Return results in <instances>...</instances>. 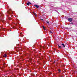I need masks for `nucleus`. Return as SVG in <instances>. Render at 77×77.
I'll list each match as a JSON object with an SVG mask.
<instances>
[{
    "label": "nucleus",
    "mask_w": 77,
    "mask_h": 77,
    "mask_svg": "<svg viewBox=\"0 0 77 77\" xmlns=\"http://www.w3.org/2000/svg\"><path fill=\"white\" fill-rule=\"evenodd\" d=\"M32 59H31V60Z\"/></svg>",
    "instance_id": "412c9836"
},
{
    "label": "nucleus",
    "mask_w": 77,
    "mask_h": 77,
    "mask_svg": "<svg viewBox=\"0 0 77 77\" xmlns=\"http://www.w3.org/2000/svg\"><path fill=\"white\" fill-rule=\"evenodd\" d=\"M0 15H1V16H2V12H1V13H0Z\"/></svg>",
    "instance_id": "423d86ee"
},
{
    "label": "nucleus",
    "mask_w": 77,
    "mask_h": 77,
    "mask_svg": "<svg viewBox=\"0 0 77 77\" xmlns=\"http://www.w3.org/2000/svg\"><path fill=\"white\" fill-rule=\"evenodd\" d=\"M41 20H42V21H43V20H44V19H41Z\"/></svg>",
    "instance_id": "9b49d317"
},
{
    "label": "nucleus",
    "mask_w": 77,
    "mask_h": 77,
    "mask_svg": "<svg viewBox=\"0 0 77 77\" xmlns=\"http://www.w3.org/2000/svg\"><path fill=\"white\" fill-rule=\"evenodd\" d=\"M26 5H28V6H29V5H30V4L29 3H27Z\"/></svg>",
    "instance_id": "39448f33"
},
{
    "label": "nucleus",
    "mask_w": 77,
    "mask_h": 77,
    "mask_svg": "<svg viewBox=\"0 0 77 77\" xmlns=\"http://www.w3.org/2000/svg\"><path fill=\"white\" fill-rule=\"evenodd\" d=\"M2 21L3 22V23H4V21L3 20H2Z\"/></svg>",
    "instance_id": "9d476101"
},
{
    "label": "nucleus",
    "mask_w": 77,
    "mask_h": 77,
    "mask_svg": "<svg viewBox=\"0 0 77 77\" xmlns=\"http://www.w3.org/2000/svg\"><path fill=\"white\" fill-rule=\"evenodd\" d=\"M43 27L44 29V30H45V26H43Z\"/></svg>",
    "instance_id": "0eeeda50"
},
{
    "label": "nucleus",
    "mask_w": 77,
    "mask_h": 77,
    "mask_svg": "<svg viewBox=\"0 0 77 77\" xmlns=\"http://www.w3.org/2000/svg\"><path fill=\"white\" fill-rule=\"evenodd\" d=\"M30 3V4H31V3Z\"/></svg>",
    "instance_id": "aec40b11"
},
{
    "label": "nucleus",
    "mask_w": 77,
    "mask_h": 77,
    "mask_svg": "<svg viewBox=\"0 0 77 77\" xmlns=\"http://www.w3.org/2000/svg\"><path fill=\"white\" fill-rule=\"evenodd\" d=\"M50 33H52V32L51 31H50Z\"/></svg>",
    "instance_id": "4468645a"
},
{
    "label": "nucleus",
    "mask_w": 77,
    "mask_h": 77,
    "mask_svg": "<svg viewBox=\"0 0 77 77\" xmlns=\"http://www.w3.org/2000/svg\"><path fill=\"white\" fill-rule=\"evenodd\" d=\"M72 19L71 18H69L68 19V21L70 22H71L72 21Z\"/></svg>",
    "instance_id": "f257e3e1"
},
{
    "label": "nucleus",
    "mask_w": 77,
    "mask_h": 77,
    "mask_svg": "<svg viewBox=\"0 0 77 77\" xmlns=\"http://www.w3.org/2000/svg\"><path fill=\"white\" fill-rule=\"evenodd\" d=\"M55 62H56V61L54 62V63H55Z\"/></svg>",
    "instance_id": "dca6fc26"
},
{
    "label": "nucleus",
    "mask_w": 77,
    "mask_h": 77,
    "mask_svg": "<svg viewBox=\"0 0 77 77\" xmlns=\"http://www.w3.org/2000/svg\"><path fill=\"white\" fill-rule=\"evenodd\" d=\"M4 57H6V56H7V55L6 54H5L3 56Z\"/></svg>",
    "instance_id": "20e7f679"
},
{
    "label": "nucleus",
    "mask_w": 77,
    "mask_h": 77,
    "mask_svg": "<svg viewBox=\"0 0 77 77\" xmlns=\"http://www.w3.org/2000/svg\"><path fill=\"white\" fill-rule=\"evenodd\" d=\"M62 45H63V47H65V45H64V44H62Z\"/></svg>",
    "instance_id": "7ed1b4c3"
},
{
    "label": "nucleus",
    "mask_w": 77,
    "mask_h": 77,
    "mask_svg": "<svg viewBox=\"0 0 77 77\" xmlns=\"http://www.w3.org/2000/svg\"><path fill=\"white\" fill-rule=\"evenodd\" d=\"M46 23H48V24H49V22H48V21H46Z\"/></svg>",
    "instance_id": "1a4fd4ad"
},
{
    "label": "nucleus",
    "mask_w": 77,
    "mask_h": 77,
    "mask_svg": "<svg viewBox=\"0 0 77 77\" xmlns=\"http://www.w3.org/2000/svg\"><path fill=\"white\" fill-rule=\"evenodd\" d=\"M71 24H73V23H71Z\"/></svg>",
    "instance_id": "a211bd4d"
},
{
    "label": "nucleus",
    "mask_w": 77,
    "mask_h": 77,
    "mask_svg": "<svg viewBox=\"0 0 77 77\" xmlns=\"http://www.w3.org/2000/svg\"><path fill=\"white\" fill-rule=\"evenodd\" d=\"M59 48H61V46H59Z\"/></svg>",
    "instance_id": "f8f14e48"
},
{
    "label": "nucleus",
    "mask_w": 77,
    "mask_h": 77,
    "mask_svg": "<svg viewBox=\"0 0 77 77\" xmlns=\"http://www.w3.org/2000/svg\"><path fill=\"white\" fill-rule=\"evenodd\" d=\"M4 29H2V30H4Z\"/></svg>",
    "instance_id": "f3484780"
},
{
    "label": "nucleus",
    "mask_w": 77,
    "mask_h": 77,
    "mask_svg": "<svg viewBox=\"0 0 77 77\" xmlns=\"http://www.w3.org/2000/svg\"><path fill=\"white\" fill-rule=\"evenodd\" d=\"M8 14H10V12H8Z\"/></svg>",
    "instance_id": "2eb2a0df"
},
{
    "label": "nucleus",
    "mask_w": 77,
    "mask_h": 77,
    "mask_svg": "<svg viewBox=\"0 0 77 77\" xmlns=\"http://www.w3.org/2000/svg\"><path fill=\"white\" fill-rule=\"evenodd\" d=\"M58 71H59V72H60V70L59 69V70H58Z\"/></svg>",
    "instance_id": "ddd939ff"
},
{
    "label": "nucleus",
    "mask_w": 77,
    "mask_h": 77,
    "mask_svg": "<svg viewBox=\"0 0 77 77\" xmlns=\"http://www.w3.org/2000/svg\"><path fill=\"white\" fill-rule=\"evenodd\" d=\"M10 11H11V9H10Z\"/></svg>",
    "instance_id": "6ab92c4d"
},
{
    "label": "nucleus",
    "mask_w": 77,
    "mask_h": 77,
    "mask_svg": "<svg viewBox=\"0 0 77 77\" xmlns=\"http://www.w3.org/2000/svg\"><path fill=\"white\" fill-rule=\"evenodd\" d=\"M34 6H35V7H36V8H38L39 7V6L37 5H34Z\"/></svg>",
    "instance_id": "f03ea898"
},
{
    "label": "nucleus",
    "mask_w": 77,
    "mask_h": 77,
    "mask_svg": "<svg viewBox=\"0 0 77 77\" xmlns=\"http://www.w3.org/2000/svg\"><path fill=\"white\" fill-rule=\"evenodd\" d=\"M34 14L35 16H36V13H34Z\"/></svg>",
    "instance_id": "6e6552de"
}]
</instances>
